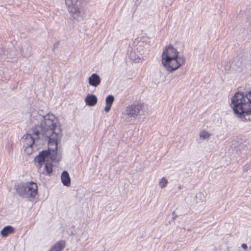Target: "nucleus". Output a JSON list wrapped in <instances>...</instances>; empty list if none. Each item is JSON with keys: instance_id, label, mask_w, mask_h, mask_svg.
Wrapping results in <instances>:
<instances>
[{"instance_id": "obj_23", "label": "nucleus", "mask_w": 251, "mask_h": 251, "mask_svg": "<svg viewBox=\"0 0 251 251\" xmlns=\"http://www.w3.org/2000/svg\"><path fill=\"white\" fill-rule=\"evenodd\" d=\"M178 188L179 190H180L181 189V186H179Z\"/></svg>"}, {"instance_id": "obj_8", "label": "nucleus", "mask_w": 251, "mask_h": 251, "mask_svg": "<svg viewBox=\"0 0 251 251\" xmlns=\"http://www.w3.org/2000/svg\"><path fill=\"white\" fill-rule=\"evenodd\" d=\"M41 135L37 128L33 125L27 133L24 135V146H33L38 141Z\"/></svg>"}, {"instance_id": "obj_6", "label": "nucleus", "mask_w": 251, "mask_h": 251, "mask_svg": "<svg viewBox=\"0 0 251 251\" xmlns=\"http://www.w3.org/2000/svg\"><path fill=\"white\" fill-rule=\"evenodd\" d=\"M78 3V0H65V4L69 12L75 20L82 18L85 14L83 8Z\"/></svg>"}, {"instance_id": "obj_17", "label": "nucleus", "mask_w": 251, "mask_h": 251, "mask_svg": "<svg viewBox=\"0 0 251 251\" xmlns=\"http://www.w3.org/2000/svg\"><path fill=\"white\" fill-rule=\"evenodd\" d=\"M168 183V181L167 179L165 177H163L159 181V185L161 188H163L167 186Z\"/></svg>"}, {"instance_id": "obj_11", "label": "nucleus", "mask_w": 251, "mask_h": 251, "mask_svg": "<svg viewBox=\"0 0 251 251\" xmlns=\"http://www.w3.org/2000/svg\"><path fill=\"white\" fill-rule=\"evenodd\" d=\"M61 181L63 184L66 186H69L71 185V179L69 173L64 171L61 174Z\"/></svg>"}, {"instance_id": "obj_14", "label": "nucleus", "mask_w": 251, "mask_h": 251, "mask_svg": "<svg viewBox=\"0 0 251 251\" xmlns=\"http://www.w3.org/2000/svg\"><path fill=\"white\" fill-rule=\"evenodd\" d=\"M65 247V242L63 241L57 242L50 251H61Z\"/></svg>"}, {"instance_id": "obj_22", "label": "nucleus", "mask_w": 251, "mask_h": 251, "mask_svg": "<svg viewBox=\"0 0 251 251\" xmlns=\"http://www.w3.org/2000/svg\"><path fill=\"white\" fill-rule=\"evenodd\" d=\"M241 247L245 250H246L248 248L247 244L244 243L242 244Z\"/></svg>"}, {"instance_id": "obj_9", "label": "nucleus", "mask_w": 251, "mask_h": 251, "mask_svg": "<svg viewBox=\"0 0 251 251\" xmlns=\"http://www.w3.org/2000/svg\"><path fill=\"white\" fill-rule=\"evenodd\" d=\"M101 79L100 76L97 74H93L88 78L90 85L96 87L100 85Z\"/></svg>"}, {"instance_id": "obj_10", "label": "nucleus", "mask_w": 251, "mask_h": 251, "mask_svg": "<svg viewBox=\"0 0 251 251\" xmlns=\"http://www.w3.org/2000/svg\"><path fill=\"white\" fill-rule=\"evenodd\" d=\"M98 101L97 97L93 94H88L85 99L87 105L93 106L96 104Z\"/></svg>"}, {"instance_id": "obj_2", "label": "nucleus", "mask_w": 251, "mask_h": 251, "mask_svg": "<svg viewBox=\"0 0 251 251\" xmlns=\"http://www.w3.org/2000/svg\"><path fill=\"white\" fill-rule=\"evenodd\" d=\"M231 106L242 121H251V91L235 93L231 99Z\"/></svg>"}, {"instance_id": "obj_16", "label": "nucleus", "mask_w": 251, "mask_h": 251, "mask_svg": "<svg viewBox=\"0 0 251 251\" xmlns=\"http://www.w3.org/2000/svg\"><path fill=\"white\" fill-rule=\"evenodd\" d=\"M211 135V134L205 129H203L199 134L200 137L203 140L208 139Z\"/></svg>"}, {"instance_id": "obj_20", "label": "nucleus", "mask_w": 251, "mask_h": 251, "mask_svg": "<svg viewBox=\"0 0 251 251\" xmlns=\"http://www.w3.org/2000/svg\"><path fill=\"white\" fill-rule=\"evenodd\" d=\"M6 148L8 151L10 152L12 150V144L11 142H8L6 145Z\"/></svg>"}, {"instance_id": "obj_5", "label": "nucleus", "mask_w": 251, "mask_h": 251, "mask_svg": "<svg viewBox=\"0 0 251 251\" xmlns=\"http://www.w3.org/2000/svg\"><path fill=\"white\" fill-rule=\"evenodd\" d=\"M55 146H49L48 150L42 151L39 154L34 158L35 165L38 169H40L42 166L45 163L46 159L49 156L52 161L57 159V149Z\"/></svg>"}, {"instance_id": "obj_7", "label": "nucleus", "mask_w": 251, "mask_h": 251, "mask_svg": "<svg viewBox=\"0 0 251 251\" xmlns=\"http://www.w3.org/2000/svg\"><path fill=\"white\" fill-rule=\"evenodd\" d=\"M144 105L141 103L131 104L126 107L125 116H127V121L129 122V118L135 119L138 116L143 114Z\"/></svg>"}, {"instance_id": "obj_13", "label": "nucleus", "mask_w": 251, "mask_h": 251, "mask_svg": "<svg viewBox=\"0 0 251 251\" xmlns=\"http://www.w3.org/2000/svg\"><path fill=\"white\" fill-rule=\"evenodd\" d=\"M14 228L11 226H4L0 231V234L2 237H6L10 234L13 233Z\"/></svg>"}, {"instance_id": "obj_3", "label": "nucleus", "mask_w": 251, "mask_h": 251, "mask_svg": "<svg viewBox=\"0 0 251 251\" xmlns=\"http://www.w3.org/2000/svg\"><path fill=\"white\" fill-rule=\"evenodd\" d=\"M178 54L177 50L171 45L165 47L163 50L161 62L168 72L175 71L185 63V58L182 56H179Z\"/></svg>"}, {"instance_id": "obj_21", "label": "nucleus", "mask_w": 251, "mask_h": 251, "mask_svg": "<svg viewBox=\"0 0 251 251\" xmlns=\"http://www.w3.org/2000/svg\"><path fill=\"white\" fill-rule=\"evenodd\" d=\"M111 106V105L106 104V106L104 108V111L106 112H108L110 110Z\"/></svg>"}, {"instance_id": "obj_1", "label": "nucleus", "mask_w": 251, "mask_h": 251, "mask_svg": "<svg viewBox=\"0 0 251 251\" xmlns=\"http://www.w3.org/2000/svg\"><path fill=\"white\" fill-rule=\"evenodd\" d=\"M29 114L30 122L37 128L42 136L49 139V146H54L56 148L62 136L57 118L52 114L43 116L34 109H30Z\"/></svg>"}, {"instance_id": "obj_12", "label": "nucleus", "mask_w": 251, "mask_h": 251, "mask_svg": "<svg viewBox=\"0 0 251 251\" xmlns=\"http://www.w3.org/2000/svg\"><path fill=\"white\" fill-rule=\"evenodd\" d=\"M242 66V62L240 58L234 59L231 64L230 69L239 71Z\"/></svg>"}, {"instance_id": "obj_19", "label": "nucleus", "mask_w": 251, "mask_h": 251, "mask_svg": "<svg viewBox=\"0 0 251 251\" xmlns=\"http://www.w3.org/2000/svg\"><path fill=\"white\" fill-rule=\"evenodd\" d=\"M25 148V152L28 154H30L32 153L33 149H32V146H24Z\"/></svg>"}, {"instance_id": "obj_15", "label": "nucleus", "mask_w": 251, "mask_h": 251, "mask_svg": "<svg viewBox=\"0 0 251 251\" xmlns=\"http://www.w3.org/2000/svg\"><path fill=\"white\" fill-rule=\"evenodd\" d=\"M52 172V165L51 163L47 162L42 173L46 175H50Z\"/></svg>"}, {"instance_id": "obj_18", "label": "nucleus", "mask_w": 251, "mask_h": 251, "mask_svg": "<svg viewBox=\"0 0 251 251\" xmlns=\"http://www.w3.org/2000/svg\"><path fill=\"white\" fill-rule=\"evenodd\" d=\"M114 100V97L112 95H109L105 100L106 104L111 105Z\"/></svg>"}, {"instance_id": "obj_4", "label": "nucleus", "mask_w": 251, "mask_h": 251, "mask_svg": "<svg viewBox=\"0 0 251 251\" xmlns=\"http://www.w3.org/2000/svg\"><path fill=\"white\" fill-rule=\"evenodd\" d=\"M37 185L33 181L20 183L15 186L16 193L23 198H35L37 194Z\"/></svg>"}]
</instances>
